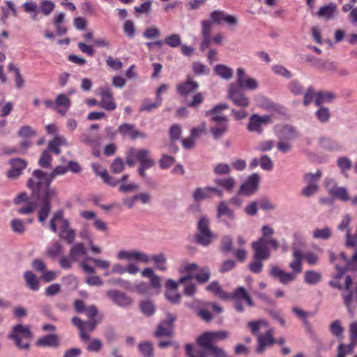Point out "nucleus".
Here are the masks:
<instances>
[{"mask_svg":"<svg viewBox=\"0 0 357 357\" xmlns=\"http://www.w3.org/2000/svg\"><path fill=\"white\" fill-rule=\"evenodd\" d=\"M2 16L1 17V21L5 24L6 20L10 16H15L17 14V10L14 3L10 1H6V6L2 7Z\"/></svg>","mask_w":357,"mask_h":357,"instance_id":"4c0bfd02","label":"nucleus"},{"mask_svg":"<svg viewBox=\"0 0 357 357\" xmlns=\"http://www.w3.org/2000/svg\"><path fill=\"white\" fill-rule=\"evenodd\" d=\"M98 95L100 97L98 106L107 111H113L116 108V104L113 98V93L109 87H100Z\"/></svg>","mask_w":357,"mask_h":357,"instance_id":"1a4fd4ad","label":"nucleus"},{"mask_svg":"<svg viewBox=\"0 0 357 357\" xmlns=\"http://www.w3.org/2000/svg\"><path fill=\"white\" fill-rule=\"evenodd\" d=\"M248 325V327L250 328V329L251 330V332L252 333V334L258 335L260 329L263 326H266L267 323L264 320H258V321H249Z\"/></svg>","mask_w":357,"mask_h":357,"instance_id":"680f3d73","label":"nucleus"},{"mask_svg":"<svg viewBox=\"0 0 357 357\" xmlns=\"http://www.w3.org/2000/svg\"><path fill=\"white\" fill-rule=\"evenodd\" d=\"M68 171L66 167L59 165L50 174H47L40 169H35L31 177L28 180L26 185L33 191L37 197H42L41 207L38 212V220L44 222L47 218L51 209V199L56 196V190L50 188L52 181L59 176L64 175Z\"/></svg>","mask_w":357,"mask_h":357,"instance_id":"f257e3e1","label":"nucleus"},{"mask_svg":"<svg viewBox=\"0 0 357 357\" xmlns=\"http://www.w3.org/2000/svg\"><path fill=\"white\" fill-rule=\"evenodd\" d=\"M11 169L8 172L7 176L10 179L18 178L22 171V160L20 158L11 159L9 161Z\"/></svg>","mask_w":357,"mask_h":357,"instance_id":"c85d7f7f","label":"nucleus"},{"mask_svg":"<svg viewBox=\"0 0 357 357\" xmlns=\"http://www.w3.org/2000/svg\"><path fill=\"white\" fill-rule=\"evenodd\" d=\"M206 289L222 300L227 301L229 298V294L223 290L218 281L212 282Z\"/></svg>","mask_w":357,"mask_h":357,"instance_id":"473e14b6","label":"nucleus"},{"mask_svg":"<svg viewBox=\"0 0 357 357\" xmlns=\"http://www.w3.org/2000/svg\"><path fill=\"white\" fill-rule=\"evenodd\" d=\"M317 118L322 123L327 122L331 116V114L328 107H321L315 112Z\"/></svg>","mask_w":357,"mask_h":357,"instance_id":"e2e57ef3","label":"nucleus"},{"mask_svg":"<svg viewBox=\"0 0 357 357\" xmlns=\"http://www.w3.org/2000/svg\"><path fill=\"white\" fill-rule=\"evenodd\" d=\"M336 10L337 6L333 3H331L326 6L321 7L317 12V16L321 18L329 20L334 16Z\"/></svg>","mask_w":357,"mask_h":357,"instance_id":"72a5a7b5","label":"nucleus"},{"mask_svg":"<svg viewBox=\"0 0 357 357\" xmlns=\"http://www.w3.org/2000/svg\"><path fill=\"white\" fill-rule=\"evenodd\" d=\"M229 129V123L222 122L211 128L210 130L215 139H218L225 135Z\"/></svg>","mask_w":357,"mask_h":357,"instance_id":"f704fd0d","label":"nucleus"},{"mask_svg":"<svg viewBox=\"0 0 357 357\" xmlns=\"http://www.w3.org/2000/svg\"><path fill=\"white\" fill-rule=\"evenodd\" d=\"M24 277L27 287L33 291H37L40 288L39 279L31 271L24 273Z\"/></svg>","mask_w":357,"mask_h":357,"instance_id":"c9c22d12","label":"nucleus"},{"mask_svg":"<svg viewBox=\"0 0 357 357\" xmlns=\"http://www.w3.org/2000/svg\"><path fill=\"white\" fill-rule=\"evenodd\" d=\"M335 98L334 93L328 91H319L316 94L314 104L321 106L324 102H331Z\"/></svg>","mask_w":357,"mask_h":357,"instance_id":"a19ab883","label":"nucleus"},{"mask_svg":"<svg viewBox=\"0 0 357 357\" xmlns=\"http://www.w3.org/2000/svg\"><path fill=\"white\" fill-rule=\"evenodd\" d=\"M330 331L337 337L342 336L344 332V328L342 326L340 321L336 320L332 322L330 326Z\"/></svg>","mask_w":357,"mask_h":357,"instance_id":"338daca9","label":"nucleus"},{"mask_svg":"<svg viewBox=\"0 0 357 357\" xmlns=\"http://www.w3.org/2000/svg\"><path fill=\"white\" fill-rule=\"evenodd\" d=\"M340 259L342 261V265H335L338 273L333 277V279L328 282V284L333 288L344 291V284L341 281L345 272L349 270H357V251L351 259H349L346 254L342 252L340 255Z\"/></svg>","mask_w":357,"mask_h":357,"instance_id":"f03ea898","label":"nucleus"},{"mask_svg":"<svg viewBox=\"0 0 357 357\" xmlns=\"http://www.w3.org/2000/svg\"><path fill=\"white\" fill-rule=\"evenodd\" d=\"M149 257L151 258V260L155 263L158 269L160 271H165L167 269V266L165 265L166 257L164 254L161 253L159 255H153Z\"/></svg>","mask_w":357,"mask_h":357,"instance_id":"4d7b16f0","label":"nucleus"},{"mask_svg":"<svg viewBox=\"0 0 357 357\" xmlns=\"http://www.w3.org/2000/svg\"><path fill=\"white\" fill-rule=\"evenodd\" d=\"M228 97L233 103L238 107H246L249 105L250 101L248 98L235 84H231L228 90Z\"/></svg>","mask_w":357,"mask_h":357,"instance_id":"9b49d317","label":"nucleus"},{"mask_svg":"<svg viewBox=\"0 0 357 357\" xmlns=\"http://www.w3.org/2000/svg\"><path fill=\"white\" fill-rule=\"evenodd\" d=\"M57 222L60 224L59 234H63L70 227V221L64 218V211L61 209L56 211L52 215L50 221V227L52 231L56 233L57 231Z\"/></svg>","mask_w":357,"mask_h":357,"instance_id":"9d476101","label":"nucleus"},{"mask_svg":"<svg viewBox=\"0 0 357 357\" xmlns=\"http://www.w3.org/2000/svg\"><path fill=\"white\" fill-rule=\"evenodd\" d=\"M259 183V176L257 173L252 174L245 182L241 185L238 194L246 196L254 194L258 188Z\"/></svg>","mask_w":357,"mask_h":357,"instance_id":"4468645a","label":"nucleus"},{"mask_svg":"<svg viewBox=\"0 0 357 357\" xmlns=\"http://www.w3.org/2000/svg\"><path fill=\"white\" fill-rule=\"evenodd\" d=\"M198 266L195 263L188 264L184 263L179 267V273L182 274H186L185 276L181 277L179 279V283H184L188 280H190L193 276L192 273L197 270Z\"/></svg>","mask_w":357,"mask_h":357,"instance_id":"393cba45","label":"nucleus"},{"mask_svg":"<svg viewBox=\"0 0 357 357\" xmlns=\"http://www.w3.org/2000/svg\"><path fill=\"white\" fill-rule=\"evenodd\" d=\"M32 192V196L36 197L37 199V202H27L25 205H24V213H32L33 211L36 209V208L38 206L39 209H40L41 207V199L42 197H40V198L37 197L33 195V191ZM40 210H38L39 211Z\"/></svg>","mask_w":357,"mask_h":357,"instance_id":"052dcab7","label":"nucleus"},{"mask_svg":"<svg viewBox=\"0 0 357 357\" xmlns=\"http://www.w3.org/2000/svg\"><path fill=\"white\" fill-rule=\"evenodd\" d=\"M211 19L213 22L216 24H220L225 22L229 25H236L238 22V20L234 16L227 14L222 10H215L211 13Z\"/></svg>","mask_w":357,"mask_h":357,"instance_id":"6ab92c4d","label":"nucleus"},{"mask_svg":"<svg viewBox=\"0 0 357 357\" xmlns=\"http://www.w3.org/2000/svg\"><path fill=\"white\" fill-rule=\"evenodd\" d=\"M160 31L156 26H151L145 29L143 36L146 39H155L159 38Z\"/></svg>","mask_w":357,"mask_h":357,"instance_id":"69168bd1","label":"nucleus"},{"mask_svg":"<svg viewBox=\"0 0 357 357\" xmlns=\"http://www.w3.org/2000/svg\"><path fill=\"white\" fill-rule=\"evenodd\" d=\"M175 320L176 317L169 314L167 319L161 321L158 326L157 330L155 331V336L171 337L173 334V324Z\"/></svg>","mask_w":357,"mask_h":357,"instance_id":"2eb2a0df","label":"nucleus"},{"mask_svg":"<svg viewBox=\"0 0 357 357\" xmlns=\"http://www.w3.org/2000/svg\"><path fill=\"white\" fill-rule=\"evenodd\" d=\"M332 235L331 229L328 227L323 229H315L312 232V237L315 239L326 240L331 238Z\"/></svg>","mask_w":357,"mask_h":357,"instance_id":"49530a36","label":"nucleus"},{"mask_svg":"<svg viewBox=\"0 0 357 357\" xmlns=\"http://www.w3.org/2000/svg\"><path fill=\"white\" fill-rule=\"evenodd\" d=\"M270 274L271 276L278 278L280 282L283 284H288L289 283L294 282L296 279L297 276L295 275V273L284 272L278 266L273 267L270 271Z\"/></svg>","mask_w":357,"mask_h":357,"instance_id":"aec40b11","label":"nucleus"},{"mask_svg":"<svg viewBox=\"0 0 357 357\" xmlns=\"http://www.w3.org/2000/svg\"><path fill=\"white\" fill-rule=\"evenodd\" d=\"M271 122V118L269 115L260 116L254 114L249 118V121L247 124V130L250 132H256L260 135L263 132V126L267 125Z\"/></svg>","mask_w":357,"mask_h":357,"instance_id":"6e6552de","label":"nucleus"},{"mask_svg":"<svg viewBox=\"0 0 357 357\" xmlns=\"http://www.w3.org/2000/svg\"><path fill=\"white\" fill-rule=\"evenodd\" d=\"M236 83V86L241 89L255 90L259 86V84L255 79L245 77V72L242 68H237Z\"/></svg>","mask_w":357,"mask_h":357,"instance_id":"f8f14e48","label":"nucleus"},{"mask_svg":"<svg viewBox=\"0 0 357 357\" xmlns=\"http://www.w3.org/2000/svg\"><path fill=\"white\" fill-rule=\"evenodd\" d=\"M165 44L172 47L176 48L181 45V38L177 33L171 34L167 36L164 40Z\"/></svg>","mask_w":357,"mask_h":357,"instance_id":"3c124183","label":"nucleus"},{"mask_svg":"<svg viewBox=\"0 0 357 357\" xmlns=\"http://www.w3.org/2000/svg\"><path fill=\"white\" fill-rule=\"evenodd\" d=\"M211 272L208 267L200 269V272L195 275V278L199 284H204L210 279Z\"/></svg>","mask_w":357,"mask_h":357,"instance_id":"13d9d810","label":"nucleus"},{"mask_svg":"<svg viewBox=\"0 0 357 357\" xmlns=\"http://www.w3.org/2000/svg\"><path fill=\"white\" fill-rule=\"evenodd\" d=\"M69 254L73 259V261L77 262L79 259L82 257L86 258L88 257L87 250L83 243H76L70 249Z\"/></svg>","mask_w":357,"mask_h":357,"instance_id":"cd10ccee","label":"nucleus"},{"mask_svg":"<svg viewBox=\"0 0 357 357\" xmlns=\"http://www.w3.org/2000/svg\"><path fill=\"white\" fill-rule=\"evenodd\" d=\"M351 218L349 215L344 216L337 226V229L340 231H346V245L348 247H353L356 244V241L352 237L351 234L350 228Z\"/></svg>","mask_w":357,"mask_h":357,"instance_id":"5701e85b","label":"nucleus"},{"mask_svg":"<svg viewBox=\"0 0 357 357\" xmlns=\"http://www.w3.org/2000/svg\"><path fill=\"white\" fill-rule=\"evenodd\" d=\"M61 146H68L66 139L61 136L55 137L48 143V151L53 152L58 155L61 153L59 147Z\"/></svg>","mask_w":357,"mask_h":357,"instance_id":"2f4dec72","label":"nucleus"},{"mask_svg":"<svg viewBox=\"0 0 357 357\" xmlns=\"http://www.w3.org/2000/svg\"><path fill=\"white\" fill-rule=\"evenodd\" d=\"M275 340L273 337V331L268 329L264 334L257 335V347L256 351L258 354H262L266 347H271L275 343Z\"/></svg>","mask_w":357,"mask_h":357,"instance_id":"f3484780","label":"nucleus"},{"mask_svg":"<svg viewBox=\"0 0 357 357\" xmlns=\"http://www.w3.org/2000/svg\"><path fill=\"white\" fill-rule=\"evenodd\" d=\"M213 234L209 227V220L206 217L200 218L197 223V233L195 241L197 243L208 246L213 241Z\"/></svg>","mask_w":357,"mask_h":357,"instance_id":"0eeeda50","label":"nucleus"},{"mask_svg":"<svg viewBox=\"0 0 357 357\" xmlns=\"http://www.w3.org/2000/svg\"><path fill=\"white\" fill-rule=\"evenodd\" d=\"M52 158L48 151H43L39 158L38 165L45 169L52 167Z\"/></svg>","mask_w":357,"mask_h":357,"instance_id":"de8ad7c7","label":"nucleus"},{"mask_svg":"<svg viewBox=\"0 0 357 357\" xmlns=\"http://www.w3.org/2000/svg\"><path fill=\"white\" fill-rule=\"evenodd\" d=\"M217 211L218 217L225 215L230 220H234L235 218L234 211L228 207L225 202H221L219 203L218 205Z\"/></svg>","mask_w":357,"mask_h":357,"instance_id":"37998d69","label":"nucleus"},{"mask_svg":"<svg viewBox=\"0 0 357 357\" xmlns=\"http://www.w3.org/2000/svg\"><path fill=\"white\" fill-rule=\"evenodd\" d=\"M139 350L142 354L143 357H153V344L150 342H142L138 346Z\"/></svg>","mask_w":357,"mask_h":357,"instance_id":"8fccbe9b","label":"nucleus"},{"mask_svg":"<svg viewBox=\"0 0 357 357\" xmlns=\"http://www.w3.org/2000/svg\"><path fill=\"white\" fill-rule=\"evenodd\" d=\"M56 112L61 116H65L71 105V100L69 96L65 93L59 94L55 99Z\"/></svg>","mask_w":357,"mask_h":357,"instance_id":"b1692460","label":"nucleus"},{"mask_svg":"<svg viewBox=\"0 0 357 357\" xmlns=\"http://www.w3.org/2000/svg\"><path fill=\"white\" fill-rule=\"evenodd\" d=\"M119 132L123 137H128L132 139L144 138L145 135L137 130L135 126L130 123H123L118 128Z\"/></svg>","mask_w":357,"mask_h":357,"instance_id":"4be33fe9","label":"nucleus"},{"mask_svg":"<svg viewBox=\"0 0 357 357\" xmlns=\"http://www.w3.org/2000/svg\"><path fill=\"white\" fill-rule=\"evenodd\" d=\"M353 280L350 275H346L344 280V291L341 296L343 303L345 305L348 312L354 316L357 307V282L352 289Z\"/></svg>","mask_w":357,"mask_h":357,"instance_id":"20e7f679","label":"nucleus"},{"mask_svg":"<svg viewBox=\"0 0 357 357\" xmlns=\"http://www.w3.org/2000/svg\"><path fill=\"white\" fill-rule=\"evenodd\" d=\"M228 300H231L235 302L234 308L238 312H243L244 311V307L242 304L243 301H244L249 307H253L255 305L252 296L243 287H238L235 289L231 294H229Z\"/></svg>","mask_w":357,"mask_h":357,"instance_id":"423d86ee","label":"nucleus"},{"mask_svg":"<svg viewBox=\"0 0 357 357\" xmlns=\"http://www.w3.org/2000/svg\"><path fill=\"white\" fill-rule=\"evenodd\" d=\"M322 176L320 170H318L315 174L307 173L304 175V181L307 185L318 184L319 179Z\"/></svg>","mask_w":357,"mask_h":357,"instance_id":"bf43d9fd","label":"nucleus"},{"mask_svg":"<svg viewBox=\"0 0 357 357\" xmlns=\"http://www.w3.org/2000/svg\"><path fill=\"white\" fill-rule=\"evenodd\" d=\"M349 331L351 342L357 345V321H353L350 324Z\"/></svg>","mask_w":357,"mask_h":357,"instance_id":"774afa93","label":"nucleus"},{"mask_svg":"<svg viewBox=\"0 0 357 357\" xmlns=\"http://www.w3.org/2000/svg\"><path fill=\"white\" fill-rule=\"evenodd\" d=\"M8 338L13 341L14 344L20 349H22V324H18L13 326L10 333L8 335Z\"/></svg>","mask_w":357,"mask_h":357,"instance_id":"7c9ffc66","label":"nucleus"},{"mask_svg":"<svg viewBox=\"0 0 357 357\" xmlns=\"http://www.w3.org/2000/svg\"><path fill=\"white\" fill-rule=\"evenodd\" d=\"M63 253V247L58 243L55 242L48 247L47 254L52 259H55Z\"/></svg>","mask_w":357,"mask_h":357,"instance_id":"5fc2aeb1","label":"nucleus"},{"mask_svg":"<svg viewBox=\"0 0 357 357\" xmlns=\"http://www.w3.org/2000/svg\"><path fill=\"white\" fill-rule=\"evenodd\" d=\"M215 183L223 188L228 192H231L236 185V181L233 177L226 178H215Z\"/></svg>","mask_w":357,"mask_h":357,"instance_id":"58836bf2","label":"nucleus"},{"mask_svg":"<svg viewBox=\"0 0 357 357\" xmlns=\"http://www.w3.org/2000/svg\"><path fill=\"white\" fill-rule=\"evenodd\" d=\"M337 163L341 170V172L347 176L346 172L351 168V160L347 157H340L337 159Z\"/></svg>","mask_w":357,"mask_h":357,"instance_id":"603ef678","label":"nucleus"},{"mask_svg":"<svg viewBox=\"0 0 357 357\" xmlns=\"http://www.w3.org/2000/svg\"><path fill=\"white\" fill-rule=\"evenodd\" d=\"M330 194L342 202H347L350 199L348 192L344 187L334 186L330 190Z\"/></svg>","mask_w":357,"mask_h":357,"instance_id":"ea45409f","label":"nucleus"},{"mask_svg":"<svg viewBox=\"0 0 357 357\" xmlns=\"http://www.w3.org/2000/svg\"><path fill=\"white\" fill-rule=\"evenodd\" d=\"M298 134L296 130L291 126H285L282 128L280 139L284 140H291L296 138Z\"/></svg>","mask_w":357,"mask_h":357,"instance_id":"a18cd8bd","label":"nucleus"},{"mask_svg":"<svg viewBox=\"0 0 357 357\" xmlns=\"http://www.w3.org/2000/svg\"><path fill=\"white\" fill-rule=\"evenodd\" d=\"M135 158L139 162L140 165L155 166V161L150 156V151L146 149L136 150Z\"/></svg>","mask_w":357,"mask_h":357,"instance_id":"c756f323","label":"nucleus"},{"mask_svg":"<svg viewBox=\"0 0 357 357\" xmlns=\"http://www.w3.org/2000/svg\"><path fill=\"white\" fill-rule=\"evenodd\" d=\"M212 194H215L219 197H222V190L215 187L197 188L193 192V198L196 201L210 199Z\"/></svg>","mask_w":357,"mask_h":357,"instance_id":"dca6fc26","label":"nucleus"},{"mask_svg":"<svg viewBox=\"0 0 357 357\" xmlns=\"http://www.w3.org/2000/svg\"><path fill=\"white\" fill-rule=\"evenodd\" d=\"M140 309L141 311L146 316L150 317L155 311V307L152 301H144L140 303Z\"/></svg>","mask_w":357,"mask_h":357,"instance_id":"6e6d98bb","label":"nucleus"},{"mask_svg":"<svg viewBox=\"0 0 357 357\" xmlns=\"http://www.w3.org/2000/svg\"><path fill=\"white\" fill-rule=\"evenodd\" d=\"M355 344L350 342L349 344H340L337 347V357H346L347 354L353 352Z\"/></svg>","mask_w":357,"mask_h":357,"instance_id":"864d4df0","label":"nucleus"},{"mask_svg":"<svg viewBox=\"0 0 357 357\" xmlns=\"http://www.w3.org/2000/svg\"><path fill=\"white\" fill-rule=\"evenodd\" d=\"M197 343L204 350H194L192 345L186 344L185 351L188 357H207L209 351L215 345L210 332H205L197 338Z\"/></svg>","mask_w":357,"mask_h":357,"instance_id":"39448f33","label":"nucleus"},{"mask_svg":"<svg viewBox=\"0 0 357 357\" xmlns=\"http://www.w3.org/2000/svg\"><path fill=\"white\" fill-rule=\"evenodd\" d=\"M321 280V273L315 271H307L304 274V281L308 284H315Z\"/></svg>","mask_w":357,"mask_h":357,"instance_id":"79ce46f5","label":"nucleus"},{"mask_svg":"<svg viewBox=\"0 0 357 357\" xmlns=\"http://www.w3.org/2000/svg\"><path fill=\"white\" fill-rule=\"evenodd\" d=\"M117 258L119 259L135 260L144 264H147L151 261V258L148 255L137 250L128 251L121 250L118 252Z\"/></svg>","mask_w":357,"mask_h":357,"instance_id":"ddd939ff","label":"nucleus"},{"mask_svg":"<svg viewBox=\"0 0 357 357\" xmlns=\"http://www.w3.org/2000/svg\"><path fill=\"white\" fill-rule=\"evenodd\" d=\"M36 345L39 347H58L59 345V337L56 334H49L39 338Z\"/></svg>","mask_w":357,"mask_h":357,"instance_id":"a878e982","label":"nucleus"},{"mask_svg":"<svg viewBox=\"0 0 357 357\" xmlns=\"http://www.w3.org/2000/svg\"><path fill=\"white\" fill-rule=\"evenodd\" d=\"M220 248V250L225 254L231 252L233 250V241L231 237L229 236H224L222 238Z\"/></svg>","mask_w":357,"mask_h":357,"instance_id":"09e8293b","label":"nucleus"},{"mask_svg":"<svg viewBox=\"0 0 357 357\" xmlns=\"http://www.w3.org/2000/svg\"><path fill=\"white\" fill-rule=\"evenodd\" d=\"M106 295L115 304L121 307L128 306L132 303V300L130 297L118 290L107 291Z\"/></svg>","mask_w":357,"mask_h":357,"instance_id":"412c9836","label":"nucleus"},{"mask_svg":"<svg viewBox=\"0 0 357 357\" xmlns=\"http://www.w3.org/2000/svg\"><path fill=\"white\" fill-rule=\"evenodd\" d=\"M264 242V240H261L252 243L254 261L249 264L248 268L253 273H260L263 268V261L268 259L271 257V252L265 248Z\"/></svg>","mask_w":357,"mask_h":357,"instance_id":"7ed1b4c3","label":"nucleus"},{"mask_svg":"<svg viewBox=\"0 0 357 357\" xmlns=\"http://www.w3.org/2000/svg\"><path fill=\"white\" fill-rule=\"evenodd\" d=\"M214 70L218 76L225 79H229L232 77V70L227 66L218 64Z\"/></svg>","mask_w":357,"mask_h":357,"instance_id":"c03bdc74","label":"nucleus"},{"mask_svg":"<svg viewBox=\"0 0 357 357\" xmlns=\"http://www.w3.org/2000/svg\"><path fill=\"white\" fill-rule=\"evenodd\" d=\"M292 255L294 259L289 263V266L292 270L291 272L297 275L303 271L301 251L299 249H294Z\"/></svg>","mask_w":357,"mask_h":357,"instance_id":"bb28decb","label":"nucleus"},{"mask_svg":"<svg viewBox=\"0 0 357 357\" xmlns=\"http://www.w3.org/2000/svg\"><path fill=\"white\" fill-rule=\"evenodd\" d=\"M175 162V158L173 156L164 154L159 160V166L162 169L169 168Z\"/></svg>","mask_w":357,"mask_h":357,"instance_id":"0e129e2a","label":"nucleus"},{"mask_svg":"<svg viewBox=\"0 0 357 357\" xmlns=\"http://www.w3.org/2000/svg\"><path fill=\"white\" fill-rule=\"evenodd\" d=\"M198 87V82L193 81L192 77L188 76L185 82L176 86V91L180 96L186 97L190 93L195 91Z\"/></svg>","mask_w":357,"mask_h":357,"instance_id":"a211bd4d","label":"nucleus"},{"mask_svg":"<svg viewBox=\"0 0 357 357\" xmlns=\"http://www.w3.org/2000/svg\"><path fill=\"white\" fill-rule=\"evenodd\" d=\"M321 252L320 249L316 251H306L304 253L301 252L302 259H305L310 266H314L318 264Z\"/></svg>","mask_w":357,"mask_h":357,"instance_id":"e433bc0d","label":"nucleus"}]
</instances>
